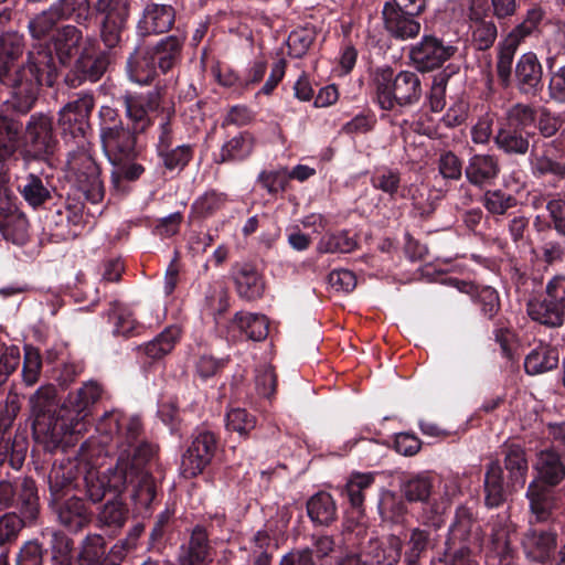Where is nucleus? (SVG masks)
<instances>
[{
  "mask_svg": "<svg viewBox=\"0 0 565 565\" xmlns=\"http://www.w3.org/2000/svg\"><path fill=\"white\" fill-rule=\"evenodd\" d=\"M86 493L90 501L99 502L108 491L107 478L104 473L90 470L85 476Z\"/></svg>",
  "mask_w": 565,
  "mask_h": 565,
  "instance_id": "nucleus-57",
  "label": "nucleus"
},
{
  "mask_svg": "<svg viewBox=\"0 0 565 565\" xmlns=\"http://www.w3.org/2000/svg\"><path fill=\"white\" fill-rule=\"evenodd\" d=\"M60 523L72 532H76L89 522V513L78 498L65 501L57 511Z\"/></svg>",
  "mask_w": 565,
  "mask_h": 565,
  "instance_id": "nucleus-33",
  "label": "nucleus"
},
{
  "mask_svg": "<svg viewBox=\"0 0 565 565\" xmlns=\"http://www.w3.org/2000/svg\"><path fill=\"white\" fill-rule=\"evenodd\" d=\"M68 167L75 172L77 186L85 198L92 203L100 202L104 198V184L95 160L86 152H79L71 157Z\"/></svg>",
  "mask_w": 565,
  "mask_h": 565,
  "instance_id": "nucleus-12",
  "label": "nucleus"
},
{
  "mask_svg": "<svg viewBox=\"0 0 565 565\" xmlns=\"http://www.w3.org/2000/svg\"><path fill=\"white\" fill-rule=\"evenodd\" d=\"M523 545L527 556L544 562L556 547V535L551 532L531 530L526 533Z\"/></svg>",
  "mask_w": 565,
  "mask_h": 565,
  "instance_id": "nucleus-30",
  "label": "nucleus"
},
{
  "mask_svg": "<svg viewBox=\"0 0 565 565\" xmlns=\"http://www.w3.org/2000/svg\"><path fill=\"white\" fill-rule=\"evenodd\" d=\"M379 512L383 520L401 522L406 514V505L394 492L385 490L381 493Z\"/></svg>",
  "mask_w": 565,
  "mask_h": 565,
  "instance_id": "nucleus-44",
  "label": "nucleus"
},
{
  "mask_svg": "<svg viewBox=\"0 0 565 565\" xmlns=\"http://www.w3.org/2000/svg\"><path fill=\"white\" fill-rule=\"evenodd\" d=\"M29 222L18 209L15 196L7 185L6 175L0 177V232L14 244L22 245L28 239Z\"/></svg>",
  "mask_w": 565,
  "mask_h": 565,
  "instance_id": "nucleus-10",
  "label": "nucleus"
},
{
  "mask_svg": "<svg viewBox=\"0 0 565 565\" xmlns=\"http://www.w3.org/2000/svg\"><path fill=\"white\" fill-rule=\"evenodd\" d=\"M307 512L312 522L329 525L337 519V505L327 492H318L307 502Z\"/></svg>",
  "mask_w": 565,
  "mask_h": 565,
  "instance_id": "nucleus-35",
  "label": "nucleus"
},
{
  "mask_svg": "<svg viewBox=\"0 0 565 565\" xmlns=\"http://www.w3.org/2000/svg\"><path fill=\"white\" fill-rule=\"evenodd\" d=\"M190 447L192 451L198 452L211 463L217 447L216 437L211 431H201L194 437Z\"/></svg>",
  "mask_w": 565,
  "mask_h": 565,
  "instance_id": "nucleus-59",
  "label": "nucleus"
},
{
  "mask_svg": "<svg viewBox=\"0 0 565 565\" xmlns=\"http://www.w3.org/2000/svg\"><path fill=\"white\" fill-rule=\"evenodd\" d=\"M82 31L72 24L60 28L53 35L55 52L63 64L77 56L83 44Z\"/></svg>",
  "mask_w": 565,
  "mask_h": 565,
  "instance_id": "nucleus-25",
  "label": "nucleus"
},
{
  "mask_svg": "<svg viewBox=\"0 0 565 565\" xmlns=\"http://www.w3.org/2000/svg\"><path fill=\"white\" fill-rule=\"evenodd\" d=\"M373 483L374 473L372 472H354L345 483L344 492L349 503L359 514L363 513L364 491Z\"/></svg>",
  "mask_w": 565,
  "mask_h": 565,
  "instance_id": "nucleus-37",
  "label": "nucleus"
},
{
  "mask_svg": "<svg viewBox=\"0 0 565 565\" xmlns=\"http://www.w3.org/2000/svg\"><path fill=\"white\" fill-rule=\"evenodd\" d=\"M129 451L125 449L118 455L117 465L114 469L103 472L107 478V488L109 492L115 494L121 493L128 484H130L129 469Z\"/></svg>",
  "mask_w": 565,
  "mask_h": 565,
  "instance_id": "nucleus-40",
  "label": "nucleus"
},
{
  "mask_svg": "<svg viewBox=\"0 0 565 565\" xmlns=\"http://www.w3.org/2000/svg\"><path fill=\"white\" fill-rule=\"evenodd\" d=\"M23 527V521L14 513H8L0 518V545L15 540Z\"/></svg>",
  "mask_w": 565,
  "mask_h": 565,
  "instance_id": "nucleus-63",
  "label": "nucleus"
},
{
  "mask_svg": "<svg viewBox=\"0 0 565 565\" xmlns=\"http://www.w3.org/2000/svg\"><path fill=\"white\" fill-rule=\"evenodd\" d=\"M192 148L189 145H181L173 149L159 152L164 167L169 170H182L192 158Z\"/></svg>",
  "mask_w": 565,
  "mask_h": 565,
  "instance_id": "nucleus-53",
  "label": "nucleus"
},
{
  "mask_svg": "<svg viewBox=\"0 0 565 565\" xmlns=\"http://www.w3.org/2000/svg\"><path fill=\"white\" fill-rule=\"evenodd\" d=\"M434 489V479L428 472L411 475L401 483V492L408 502H427Z\"/></svg>",
  "mask_w": 565,
  "mask_h": 565,
  "instance_id": "nucleus-31",
  "label": "nucleus"
},
{
  "mask_svg": "<svg viewBox=\"0 0 565 565\" xmlns=\"http://www.w3.org/2000/svg\"><path fill=\"white\" fill-rule=\"evenodd\" d=\"M122 100L126 115L131 121L132 130L140 134L150 126L151 113L159 108L160 93L151 90L139 95L127 94L122 97Z\"/></svg>",
  "mask_w": 565,
  "mask_h": 565,
  "instance_id": "nucleus-14",
  "label": "nucleus"
},
{
  "mask_svg": "<svg viewBox=\"0 0 565 565\" xmlns=\"http://www.w3.org/2000/svg\"><path fill=\"white\" fill-rule=\"evenodd\" d=\"M103 388L96 382L89 381L82 387L68 394L63 404L64 445L74 443V437L87 430L86 418L92 414V407L102 397Z\"/></svg>",
  "mask_w": 565,
  "mask_h": 565,
  "instance_id": "nucleus-5",
  "label": "nucleus"
},
{
  "mask_svg": "<svg viewBox=\"0 0 565 565\" xmlns=\"http://www.w3.org/2000/svg\"><path fill=\"white\" fill-rule=\"evenodd\" d=\"M181 335V329L177 326L166 328L156 339L145 347V352L152 359H160L170 353Z\"/></svg>",
  "mask_w": 565,
  "mask_h": 565,
  "instance_id": "nucleus-43",
  "label": "nucleus"
},
{
  "mask_svg": "<svg viewBox=\"0 0 565 565\" xmlns=\"http://www.w3.org/2000/svg\"><path fill=\"white\" fill-rule=\"evenodd\" d=\"M21 125L19 121L0 114V163L10 160L19 149Z\"/></svg>",
  "mask_w": 565,
  "mask_h": 565,
  "instance_id": "nucleus-34",
  "label": "nucleus"
},
{
  "mask_svg": "<svg viewBox=\"0 0 565 565\" xmlns=\"http://www.w3.org/2000/svg\"><path fill=\"white\" fill-rule=\"evenodd\" d=\"M483 204L491 214L503 215L516 204V199L511 194L494 190L486 192Z\"/></svg>",
  "mask_w": 565,
  "mask_h": 565,
  "instance_id": "nucleus-52",
  "label": "nucleus"
},
{
  "mask_svg": "<svg viewBox=\"0 0 565 565\" xmlns=\"http://www.w3.org/2000/svg\"><path fill=\"white\" fill-rule=\"evenodd\" d=\"M184 40V36L168 35L147 47L160 72L166 74L180 62Z\"/></svg>",
  "mask_w": 565,
  "mask_h": 565,
  "instance_id": "nucleus-21",
  "label": "nucleus"
},
{
  "mask_svg": "<svg viewBox=\"0 0 565 565\" xmlns=\"http://www.w3.org/2000/svg\"><path fill=\"white\" fill-rule=\"evenodd\" d=\"M209 465L210 462L189 447L181 458L180 472L184 478H194L202 473Z\"/></svg>",
  "mask_w": 565,
  "mask_h": 565,
  "instance_id": "nucleus-56",
  "label": "nucleus"
},
{
  "mask_svg": "<svg viewBox=\"0 0 565 565\" xmlns=\"http://www.w3.org/2000/svg\"><path fill=\"white\" fill-rule=\"evenodd\" d=\"M94 108V98L90 94H81L75 100L67 103L63 107V118L70 121V116L75 114L77 120H88L90 113Z\"/></svg>",
  "mask_w": 565,
  "mask_h": 565,
  "instance_id": "nucleus-54",
  "label": "nucleus"
},
{
  "mask_svg": "<svg viewBox=\"0 0 565 565\" xmlns=\"http://www.w3.org/2000/svg\"><path fill=\"white\" fill-rule=\"evenodd\" d=\"M545 13L539 7L531 8L522 22L515 25L508 35L499 43L497 73L499 78L507 85L510 81L512 62L520 44L541 24Z\"/></svg>",
  "mask_w": 565,
  "mask_h": 565,
  "instance_id": "nucleus-8",
  "label": "nucleus"
},
{
  "mask_svg": "<svg viewBox=\"0 0 565 565\" xmlns=\"http://www.w3.org/2000/svg\"><path fill=\"white\" fill-rule=\"evenodd\" d=\"M129 78L138 84H149L157 75V66L148 49H136L127 61Z\"/></svg>",
  "mask_w": 565,
  "mask_h": 565,
  "instance_id": "nucleus-27",
  "label": "nucleus"
},
{
  "mask_svg": "<svg viewBox=\"0 0 565 565\" xmlns=\"http://www.w3.org/2000/svg\"><path fill=\"white\" fill-rule=\"evenodd\" d=\"M356 247L354 238L347 232L324 235L318 243V250L321 253H350Z\"/></svg>",
  "mask_w": 565,
  "mask_h": 565,
  "instance_id": "nucleus-46",
  "label": "nucleus"
},
{
  "mask_svg": "<svg viewBox=\"0 0 565 565\" xmlns=\"http://www.w3.org/2000/svg\"><path fill=\"white\" fill-rule=\"evenodd\" d=\"M130 484L134 487L132 498L142 507H149L156 497L153 478L146 470L130 471Z\"/></svg>",
  "mask_w": 565,
  "mask_h": 565,
  "instance_id": "nucleus-42",
  "label": "nucleus"
},
{
  "mask_svg": "<svg viewBox=\"0 0 565 565\" xmlns=\"http://www.w3.org/2000/svg\"><path fill=\"white\" fill-rule=\"evenodd\" d=\"M504 467L509 472V480L503 481V471L499 462H491L484 477L486 504L489 508L501 505L509 491L522 488L525 483L529 463L525 451L518 445H509L503 449Z\"/></svg>",
  "mask_w": 565,
  "mask_h": 565,
  "instance_id": "nucleus-2",
  "label": "nucleus"
},
{
  "mask_svg": "<svg viewBox=\"0 0 565 565\" xmlns=\"http://www.w3.org/2000/svg\"><path fill=\"white\" fill-rule=\"evenodd\" d=\"M19 191L24 201L33 209L41 206L51 199L49 188L40 177L33 173L24 178L23 183L19 185Z\"/></svg>",
  "mask_w": 565,
  "mask_h": 565,
  "instance_id": "nucleus-39",
  "label": "nucleus"
},
{
  "mask_svg": "<svg viewBox=\"0 0 565 565\" xmlns=\"http://www.w3.org/2000/svg\"><path fill=\"white\" fill-rule=\"evenodd\" d=\"M372 81L382 109L391 110L396 105H414L422 97V83L414 72L401 71L395 74L392 67L385 65L374 71Z\"/></svg>",
  "mask_w": 565,
  "mask_h": 565,
  "instance_id": "nucleus-4",
  "label": "nucleus"
},
{
  "mask_svg": "<svg viewBox=\"0 0 565 565\" xmlns=\"http://www.w3.org/2000/svg\"><path fill=\"white\" fill-rule=\"evenodd\" d=\"M494 142L508 154H525L530 148V134L508 126L498 130Z\"/></svg>",
  "mask_w": 565,
  "mask_h": 565,
  "instance_id": "nucleus-32",
  "label": "nucleus"
},
{
  "mask_svg": "<svg viewBox=\"0 0 565 565\" xmlns=\"http://www.w3.org/2000/svg\"><path fill=\"white\" fill-rule=\"evenodd\" d=\"M470 40L473 47L479 51L490 49L498 38V28L493 19L487 13H468Z\"/></svg>",
  "mask_w": 565,
  "mask_h": 565,
  "instance_id": "nucleus-24",
  "label": "nucleus"
},
{
  "mask_svg": "<svg viewBox=\"0 0 565 565\" xmlns=\"http://www.w3.org/2000/svg\"><path fill=\"white\" fill-rule=\"evenodd\" d=\"M256 138L249 131H242L223 143L215 162H241L249 158L255 149Z\"/></svg>",
  "mask_w": 565,
  "mask_h": 565,
  "instance_id": "nucleus-22",
  "label": "nucleus"
},
{
  "mask_svg": "<svg viewBox=\"0 0 565 565\" xmlns=\"http://www.w3.org/2000/svg\"><path fill=\"white\" fill-rule=\"evenodd\" d=\"M32 429L35 439L53 451L64 445L63 407L54 416L56 407V388L47 384L40 386L29 398Z\"/></svg>",
  "mask_w": 565,
  "mask_h": 565,
  "instance_id": "nucleus-3",
  "label": "nucleus"
},
{
  "mask_svg": "<svg viewBox=\"0 0 565 565\" xmlns=\"http://www.w3.org/2000/svg\"><path fill=\"white\" fill-rule=\"evenodd\" d=\"M526 497L530 501L531 511L536 520H547L554 507L551 490L546 486L533 481L527 488Z\"/></svg>",
  "mask_w": 565,
  "mask_h": 565,
  "instance_id": "nucleus-36",
  "label": "nucleus"
},
{
  "mask_svg": "<svg viewBox=\"0 0 565 565\" xmlns=\"http://www.w3.org/2000/svg\"><path fill=\"white\" fill-rule=\"evenodd\" d=\"M174 23V10L171 6L148 3L138 21L137 30L142 36L168 32Z\"/></svg>",
  "mask_w": 565,
  "mask_h": 565,
  "instance_id": "nucleus-18",
  "label": "nucleus"
},
{
  "mask_svg": "<svg viewBox=\"0 0 565 565\" xmlns=\"http://www.w3.org/2000/svg\"><path fill=\"white\" fill-rule=\"evenodd\" d=\"M313 38L308 30H295L287 40L289 54L294 57L303 56L312 44Z\"/></svg>",
  "mask_w": 565,
  "mask_h": 565,
  "instance_id": "nucleus-61",
  "label": "nucleus"
},
{
  "mask_svg": "<svg viewBox=\"0 0 565 565\" xmlns=\"http://www.w3.org/2000/svg\"><path fill=\"white\" fill-rule=\"evenodd\" d=\"M473 527L471 513L466 509H459L456 520L450 527L449 541L452 544L465 543L470 537Z\"/></svg>",
  "mask_w": 565,
  "mask_h": 565,
  "instance_id": "nucleus-50",
  "label": "nucleus"
},
{
  "mask_svg": "<svg viewBox=\"0 0 565 565\" xmlns=\"http://www.w3.org/2000/svg\"><path fill=\"white\" fill-rule=\"evenodd\" d=\"M231 328L253 341L265 340L268 335V321L265 316L258 313L237 312L232 320Z\"/></svg>",
  "mask_w": 565,
  "mask_h": 565,
  "instance_id": "nucleus-29",
  "label": "nucleus"
},
{
  "mask_svg": "<svg viewBox=\"0 0 565 565\" xmlns=\"http://www.w3.org/2000/svg\"><path fill=\"white\" fill-rule=\"evenodd\" d=\"M536 111L527 104L518 103L507 110L508 126L524 130L535 120Z\"/></svg>",
  "mask_w": 565,
  "mask_h": 565,
  "instance_id": "nucleus-49",
  "label": "nucleus"
},
{
  "mask_svg": "<svg viewBox=\"0 0 565 565\" xmlns=\"http://www.w3.org/2000/svg\"><path fill=\"white\" fill-rule=\"evenodd\" d=\"M542 65L532 52L523 54L515 66L516 86L522 94L536 95L542 89Z\"/></svg>",
  "mask_w": 565,
  "mask_h": 565,
  "instance_id": "nucleus-19",
  "label": "nucleus"
},
{
  "mask_svg": "<svg viewBox=\"0 0 565 565\" xmlns=\"http://www.w3.org/2000/svg\"><path fill=\"white\" fill-rule=\"evenodd\" d=\"M105 556V541L104 537L94 534L88 535L83 543V548L79 554L81 565H99Z\"/></svg>",
  "mask_w": 565,
  "mask_h": 565,
  "instance_id": "nucleus-47",
  "label": "nucleus"
},
{
  "mask_svg": "<svg viewBox=\"0 0 565 565\" xmlns=\"http://www.w3.org/2000/svg\"><path fill=\"white\" fill-rule=\"evenodd\" d=\"M102 115L104 119L99 137L108 160L113 164L135 160L138 154L137 132H131L120 120H116V114L111 108H105Z\"/></svg>",
  "mask_w": 565,
  "mask_h": 565,
  "instance_id": "nucleus-6",
  "label": "nucleus"
},
{
  "mask_svg": "<svg viewBox=\"0 0 565 565\" xmlns=\"http://www.w3.org/2000/svg\"><path fill=\"white\" fill-rule=\"evenodd\" d=\"M75 472L71 466H54L49 476L51 494L60 500L74 489Z\"/></svg>",
  "mask_w": 565,
  "mask_h": 565,
  "instance_id": "nucleus-41",
  "label": "nucleus"
},
{
  "mask_svg": "<svg viewBox=\"0 0 565 565\" xmlns=\"http://www.w3.org/2000/svg\"><path fill=\"white\" fill-rule=\"evenodd\" d=\"M438 169L445 179L459 180L462 174L461 161L451 151H445L439 156Z\"/></svg>",
  "mask_w": 565,
  "mask_h": 565,
  "instance_id": "nucleus-60",
  "label": "nucleus"
},
{
  "mask_svg": "<svg viewBox=\"0 0 565 565\" xmlns=\"http://www.w3.org/2000/svg\"><path fill=\"white\" fill-rule=\"evenodd\" d=\"M42 369V361L40 354L31 349L25 351L24 364L22 370L23 382L28 386L34 385L39 381Z\"/></svg>",
  "mask_w": 565,
  "mask_h": 565,
  "instance_id": "nucleus-62",
  "label": "nucleus"
},
{
  "mask_svg": "<svg viewBox=\"0 0 565 565\" xmlns=\"http://www.w3.org/2000/svg\"><path fill=\"white\" fill-rule=\"evenodd\" d=\"M455 52V46L445 45L435 36H424L411 49L409 57L417 70L427 72L439 67Z\"/></svg>",
  "mask_w": 565,
  "mask_h": 565,
  "instance_id": "nucleus-13",
  "label": "nucleus"
},
{
  "mask_svg": "<svg viewBox=\"0 0 565 565\" xmlns=\"http://www.w3.org/2000/svg\"><path fill=\"white\" fill-rule=\"evenodd\" d=\"M552 146V143L548 145V147ZM531 164L535 175L551 174L556 178H565V162L552 158L550 156V148L543 154L533 158Z\"/></svg>",
  "mask_w": 565,
  "mask_h": 565,
  "instance_id": "nucleus-45",
  "label": "nucleus"
},
{
  "mask_svg": "<svg viewBox=\"0 0 565 565\" xmlns=\"http://www.w3.org/2000/svg\"><path fill=\"white\" fill-rule=\"evenodd\" d=\"M97 431L114 441L119 454L128 449L130 471L145 470V466L154 457V447L139 439L142 424L137 415H126L118 411L108 412L99 419Z\"/></svg>",
  "mask_w": 565,
  "mask_h": 565,
  "instance_id": "nucleus-1",
  "label": "nucleus"
},
{
  "mask_svg": "<svg viewBox=\"0 0 565 565\" xmlns=\"http://www.w3.org/2000/svg\"><path fill=\"white\" fill-rule=\"evenodd\" d=\"M233 279L236 292L242 299L254 301L263 297L265 281L253 265H236L233 270Z\"/></svg>",
  "mask_w": 565,
  "mask_h": 565,
  "instance_id": "nucleus-20",
  "label": "nucleus"
},
{
  "mask_svg": "<svg viewBox=\"0 0 565 565\" xmlns=\"http://www.w3.org/2000/svg\"><path fill=\"white\" fill-rule=\"evenodd\" d=\"M255 425V417L243 408H233L226 414V428L239 436L247 435Z\"/></svg>",
  "mask_w": 565,
  "mask_h": 565,
  "instance_id": "nucleus-51",
  "label": "nucleus"
},
{
  "mask_svg": "<svg viewBox=\"0 0 565 565\" xmlns=\"http://www.w3.org/2000/svg\"><path fill=\"white\" fill-rule=\"evenodd\" d=\"M25 145L35 156L53 152L55 139L52 119L43 114H34L25 126Z\"/></svg>",
  "mask_w": 565,
  "mask_h": 565,
  "instance_id": "nucleus-16",
  "label": "nucleus"
},
{
  "mask_svg": "<svg viewBox=\"0 0 565 565\" xmlns=\"http://www.w3.org/2000/svg\"><path fill=\"white\" fill-rule=\"evenodd\" d=\"M527 315L532 320L552 328L562 326L565 319V311L546 295L527 302Z\"/></svg>",
  "mask_w": 565,
  "mask_h": 565,
  "instance_id": "nucleus-26",
  "label": "nucleus"
},
{
  "mask_svg": "<svg viewBox=\"0 0 565 565\" xmlns=\"http://www.w3.org/2000/svg\"><path fill=\"white\" fill-rule=\"evenodd\" d=\"M94 9L102 17L99 22L100 40L108 49L116 47L127 28L131 9L130 0H97Z\"/></svg>",
  "mask_w": 565,
  "mask_h": 565,
  "instance_id": "nucleus-9",
  "label": "nucleus"
},
{
  "mask_svg": "<svg viewBox=\"0 0 565 565\" xmlns=\"http://www.w3.org/2000/svg\"><path fill=\"white\" fill-rule=\"evenodd\" d=\"M46 60V54L41 56V60L31 56L28 63L17 72L12 96L14 107L20 113L29 111L36 100L41 86L42 66Z\"/></svg>",
  "mask_w": 565,
  "mask_h": 565,
  "instance_id": "nucleus-11",
  "label": "nucleus"
},
{
  "mask_svg": "<svg viewBox=\"0 0 565 565\" xmlns=\"http://www.w3.org/2000/svg\"><path fill=\"white\" fill-rule=\"evenodd\" d=\"M225 203V196L215 191H207L192 204V213L198 217H206L220 210Z\"/></svg>",
  "mask_w": 565,
  "mask_h": 565,
  "instance_id": "nucleus-48",
  "label": "nucleus"
},
{
  "mask_svg": "<svg viewBox=\"0 0 565 565\" xmlns=\"http://www.w3.org/2000/svg\"><path fill=\"white\" fill-rule=\"evenodd\" d=\"M500 166L494 156L475 154L465 169L467 180L477 186L490 184L499 174Z\"/></svg>",
  "mask_w": 565,
  "mask_h": 565,
  "instance_id": "nucleus-23",
  "label": "nucleus"
},
{
  "mask_svg": "<svg viewBox=\"0 0 565 565\" xmlns=\"http://www.w3.org/2000/svg\"><path fill=\"white\" fill-rule=\"evenodd\" d=\"M78 65L89 81L96 82L105 73L108 65V58L105 54H99L95 58L90 60L83 54L78 58Z\"/></svg>",
  "mask_w": 565,
  "mask_h": 565,
  "instance_id": "nucleus-58",
  "label": "nucleus"
},
{
  "mask_svg": "<svg viewBox=\"0 0 565 565\" xmlns=\"http://www.w3.org/2000/svg\"><path fill=\"white\" fill-rule=\"evenodd\" d=\"M43 548L36 541L26 542L18 555V565H42Z\"/></svg>",
  "mask_w": 565,
  "mask_h": 565,
  "instance_id": "nucleus-64",
  "label": "nucleus"
},
{
  "mask_svg": "<svg viewBox=\"0 0 565 565\" xmlns=\"http://www.w3.org/2000/svg\"><path fill=\"white\" fill-rule=\"evenodd\" d=\"M383 20L386 31L396 40H409L420 32V23L416 17L420 12H411L396 7L384 6Z\"/></svg>",
  "mask_w": 565,
  "mask_h": 565,
  "instance_id": "nucleus-17",
  "label": "nucleus"
},
{
  "mask_svg": "<svg viewBox=\"0 0 565 565\" xmlns=\"http://www.w3.org/2000/svg\"><path fill=\"white\" fill-rule=\"evenodd\" d=\"M534 469L539 478L550 486L558 484L565 478V466L559 455L552 449L537 454Z\"/></svg>",
  "mask_w": 565,
  "mask_h": 565,
  "instance_id": "nucleus-28",
  "label": "nucleus"
},
{
  "mask_svg": "<svg viewBox=\"0 0 565 565\" xmlns=\"http://www.w3.org/2000/svg\"><path fill=\"white\" fill-rule=\"evenodd\" d=\"M127 519V511L120 501L107 502L99 513L98 520L107 526L121 527Z\"/></svg>",
  "mask_w": 565,
  "mask_h": 565,
  "instance_id": "nucleus-55",
  "label": "nucleus"
},
{
  "mask_svg": "<svg viewBox=\"0 0 565 565\" xmlns=\"http://www.w3.org/2000/svg\"><path fill=\"white\" fill-rule=\"evenodd\" d=\"M403 542L396 535L384 540L371 539L362 548V565H396L402 554Z\"/></svg>",
  "mask_w": 565,
  "mask_h": 565,
  "instance_id": "nucleus-15",
  "label": "nucleus"
},
{
  "mask_svg": "<svg viewBox=\"0 0 565 565\" xmlns=\"http://www.w3.org/2000/svg\"><path fill=\"white\" fill-rule=\"evenodd\" d=\"M71 18L79 25H87L92 20L90 0H57L31 19L28 28L32 38L41 40L53 31L58 21Z\"/></svg>",
  "mask_w": 565,
  "mask_h": 565,
  "instance_id": "nucleus-7",
  "label": "nucleus"
},
{
  "mask_svg": "<svg viewBox=\"0 0 565 565\" xmlns=\"http://www.w3.org/2000/svg\"><path fill=\"white\" fill-rule=\"evenodd\" d=\"M558 355L555 350L539 347L532 350L525 358L524 367L527 374L536 375L556 367Z\"/></svg>",
  "mask_w": 565,
  "mask_h": 565,
  "instance_id": "nucleus-38",
  "label": "nucleus"
}]
</instances>
